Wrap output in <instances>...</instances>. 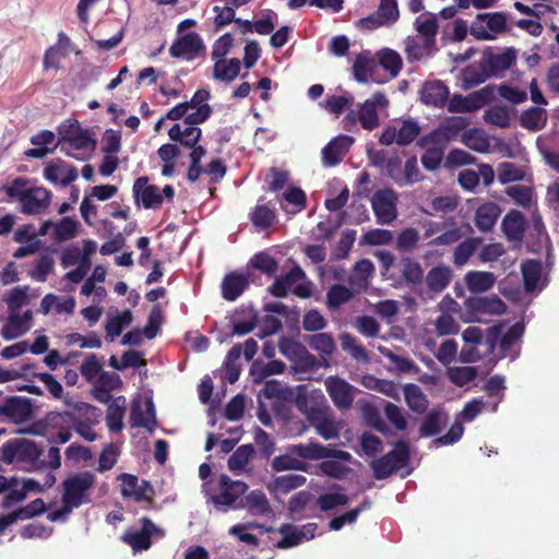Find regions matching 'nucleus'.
Returning a JSON list of instances; mask_svg holds the SVG:
<instances>
[{
    "label": "nucleus",
    "instance_id": "10",
    "mask_svg": "<svg viewBox=\"0 0 559 559\" xmlns=\"http://www.w3.org/2000/svg\"><path fill=\"white\" fill-rule=\"evenodd\" d=\"M133 193L136 202L145 209H157L164 199L173 200L175 191L168 185L160 190L157 186L150 185L146 177H140L133 185Z\"/></svg>",
    "mask_w": 559,
    "mask_h": 559
},
{
    "label": "nucleus",
    "instance_id": "34",
    "mask_svg": "<svg viewBox=\"0 0 559 559\" xmlns=\"http://www.w3.org/2000/svg\"><path fill=\"white\" fill-rule=\"evenodd\" d=\"M377 71L376 59L370 52L364 51L359 53L353 64L354 79L359 83L378 82L374 73Z\"/></svg>",
    "mask_w": 559,
    "mask_h": 559
},
{
    "label": "nucleus",
    "instance_id": "4",
    "mask_svg": "<svg viewBox=\"0 0 559 559\" xmlns=\"http://www.w3.org/2000/svg\"><path fill=\"white\" fill-rule=\"evenodd\" d=\"M40 455L41 449L27 439H11L1 447V460L25 472L36 471L40 466Z\"/></svg>",
    "mask_w": 559,
    "mask_h": 559
},
{
    "label": "nucleus",
    "instance_id": "53",
    "mask_svg": "<svg viewBox=\"0 0 559 559\" xmlns=\"http://www.w3.org/2000/svg\"><path fill=\"white\" fill-rule=\"evenodd\" d=\"M547 122V112L542 107H531L524 110L520 116V123L523 128L531 131L542 130Z\"/></svg>",
    "mask_w": 559,
    "mask_h": 559
},
{
    "label": "nucleus",
    "instance_id": "39",
    "mask_svg": "<svg viewBox=\"0 0 559 559\" xmlns=\"http://www.w3.org/2000/svg\"><path fill=\"white\" fill-rule=\"evenodd\" d=\"M453 272L450 266L440 264L433 266L425 276L426 285L430 292L439 294L450 284Z\"/></svg>",
    "mask_w": 559,
    "mask_h": 559
},
{
    "label": "nucleus",
    "instance_id": "19",
    "mask_svg": "<svg viewBox=\"0 0 559 559\" xmlns=\"http://www.w3.org/2000/svg\"><path fill=\"white\" fill-rule=\"evenodd\" d=\"M326 392L338 409H347L355 399V388L338 377H328L324 381Z\"/></svg>",
    "mask_w": 559,
    "mask_h": 559
},
{
    "label": "nucleus",
    "instance_id": "5",
    "mask_svg": "<svg viewBox=\"0 0 559 559\" xmlns=\"http://www.w3.org/2000/svg\"><path fill=\"white\" fill-rule=\"evenodd\" d=\"M248 486L240 480H231L227 475H221L218 478V491L211 492L209 484L203 485V491L209 496V500L217 510L223 512L227 509H237L241 507L242 495L247 491Z\"/></svg>",
    "mask_w": 559,
    "mask_h": 559
},
{
    "label": "nucleus",
    "instance_id": "50",
    "mask_svg": "<svg viewBox=\"0 0 559 559\" xmlns=\"http://www.w3.org/2000/svg\"><path fill=\"white\" fill-rule=\"evenodd\" d=\"M461 141L465 146L478 153H487L490 150V139L483 129L474 128L465 131Z\"/></svg>",
    "mask_w": 559,
    "mask_h": 559
},
{
    "label": "nucleus",
    "instance_id": "45",
    "mask_svg": "<svg viewBox=\"0 0 559 559\" xmlns=\"http://www.w3.org/2000/svg\"><path fill=\"white\" fill-rule=\"evenodd\" d=\"M32 144L35 145L26 152V155L35 158H43L51 153L56 146V136L52 132L44 130L32 138Z\"/></svg>",
    "mask_w": 559,
    "mask_h": 559
},
{
    "label": "nucleus",
    "instance_id": "37",
    "mask_svg": "<svg viewBox=\"0 0 559 559\" xmlns=\"http://www.w3.org/2000/svg\"><path fill=\"white\" fill-rule=\"evenodd\" d=\"M168 135L173 141H179L187 147H193L200 140L201 129L197 124H188L186 119L182 124H174L169 129Z\"/></svg>",
    "mask_w": 559,
    "mask_h": 559
},
{
    "label": "nucleus",
    "instance_id": "40",
    "mask_svg": "<svg viewBox=\"0 0 559 559\" xmlns=\"http://www.w3.org/2000/svg\"><path fill=\"white\" fill-rule=\"evenodd\" d=\"M36 296V294H32L29 286H16L5 292L3 301L7 305L8 311H21Z\"/></svg>",
    "mask_w": 559,
    "mask_h": 559
},
{
    "label": "nucleus",
    "instance_id": "47",
    "mask_svg": "<svg viewBox=\"0 0 559 559\" xmlns=\"http://www.w3.org/2000/svg\"><path fill=\"white\" fill-rule=\"evenodd\" d=\"M240 60L237 58L231 59H223L215 61L213 68V78L214 80L222 82H231L234 81L240 72Z\"/></svg>",
    "mask_w": 559,
    "mask_h": 559
},
{
    "label": "nucleus",
    "instance_id": "32",
    "mask_svg": "<svg viewBox=\"0 0 559 559\" xmlns=\"http://www.w3.org/2000/svg\"><path fill=\"white\" fill-rule=\"evenodd\" d=\"M436 44L418 37L416 35L408 36L404 40V52L409 62L421 61L432 56Z\"/></svg>",
    "mask_w": 559,
    "mask_h": 559
},
{
    "label": "nucleus",
    "instance_id": "16",
    "mask_svg": "<svg viewBox=\"0 0 559 559\" xmlns=\"http://www.w3.org/2000/svg\"><path fill=\"white\" fill-rule=\"evenodd\" d=\"M397 194L392 189H382L373 193L371 205L377 222L380 224H390L397 216L396 210Z\"/></svg>",
    "mask_w": 559,
    "mask_h": 559
},
{
    "label": "nucleus",
    "instance_id": "7",
    "mask_svg": "<svg viewBox=\"0 0 559 559\" xmlns=\"http://www.w3.org/2000/svg\"><path fill=\"white\" fill-rule=\"evenodd\" d=\"M464 307L462 320L465 322H478L484 316H498L506 311L504 302L497 296L471 297L465 300Z\"/></svg>",
    "mask_w": 559,
    "mask_h": 559
},
{
    "label": "nucleus",
    "instance_id": "3",
    "mask_svg": "<svg viewBox=\"0 0 559 559\" xmlns=\"http://www.w3.org/2000/svg\"><path fill=\"white\" fill-rule=\"evenodd\" d=\"M7 194L20 203L21 211L27 215H39L46 212L51 202V192L44 187L29 186L24 179L16 178L11 185L4 186Z\"/></svg>",
    "mask_w": 559,
    "mask_h": 559
},
{
    "label": "nucleus",
    "instance_id": "18",
    "mask_svg": "<svg viewBox=\"0 0 559 559\" xmlns=\"http://www.w3.org/2000/svg\"><path fill=\"white\" fill-rule=\"evenodd\" d=\"M33 326V311H8V317L0 330L5 341H12L25 335Z\"/></svg>",
    "mask_w": 559,
    "mask_h": 559
},
{
    "label": "nucleus",
    "instance_id": "62",
    "mask_svg": "<svg viewBox=\"0 0 559 559\" xmlns=\"http://www.w3.org/2000/svg\"><path fill=\"white\" fill-rule=\"evenodd\" d=\"M342 349L348 353L355 360L360 362H368L369 356L365 347L358 342V340L348 333H343L340 336Z\"/></svg>",
    "mask_w": 559,
    "mask_h": 559
},
{
    "label": "nucleus",
    "instance_id": "11",
    "mask_svg": "<svg viewBox=\"0 0 559 559\" xmlns=\"http://www.w3.org/2000/svg\"><path fill=\"white\" fill-rule=\"evenodd\" d=\"M419 133L420 126L416 120H395L384 129L379 141L383 145L396 143L400 146H404L412 143Z\"/></svg>",
    "mask_w": 559,
    "mask_h": 559
},
{
    "label": "nucleus",
    "instance_id": "28",
    "mask_svg": "<svg viewBox=\"0 0 559 559\" xmlns=\"http://www.w3.org/2000/svg\"><path fill=\"white\" fill-rule=\"evenodd\" d=\"M204 49L201 37L197 33H189L178 38L169 48L173 57L191 60Z\"/></svg>",
    "mask_w": 559,
    "mask_h": 559
},
{
    "label": "nucleus",
    "instance_id": "2",
    "mask_svg": "<svg viewBox=\"0 0 559 559\" xmlns=\"http://www.w3.org/2000/svg\"><path fill=\"white\" fill-rule=\"evenodd\" d=\"M96 483L92 472L83 471L69 475L62 483V507L48 513L51 522L64 521L74 510L91 502V490Z\"/></svg>",
    "mask_w": 559,
    "mask_h": 559
},
{
    "label": "nucleus",
    "instance_id": "27",
    "mask_svg": "<svg viewBox=\"0 0 559 559\" xmlns=\"http://www.w3.org/2000/svg\"><path fill=\"white\" fill-rule=\"evenodd\" d=\"M420 100L430 107L441 108L449 99V87L440 80H429L420 88Z\"/></svg>",
    "mask_w": 559,
    "mask_h": 559
},
{
    "label": "nucleus",
    "instance_id": "59",
    "mask_svg": "<svg viewBox=\"0 0 559 559\" xmlns=\"http://www.w3.org/2000/svg\"><path fill=\"white\" fill-rule=\"evenodd\" d=\"M254 453V449L250 444L239 447L228 459V467L235 474L245 472L250 459Z\"/></svg>",
    "mask_w": 559,
    "mask_h": 559
},
{
    "label": "nucleus",
    "instance_id": "51",
    "mask_svg": "<svg viewBox=\"0 0 559 559\" xmlns=\"http://www.w3.org/2000/svg\"><path fill=\"white\" fill-rule=\"evenodd\" d=\"M281 207L287 214H296L305 209L306 194L299 188H289L282 194Z\"/></svg>",
    "mask_w": 559,
    "mask_h": 559
},
{
    "label": "nucleus",
    "instance_id": "56",
    "mask_svg": "<svg viewBox=\"0 0 559 559\" xmlns=\"http://www.w3.org/2000/svg\"><path fill=\"white\" fill-rule=\"evenodd\" d=\"M380 66L395 78L403 67V60L400 53L391 48H383L377 53Z\"/></svg>",
    "mask_w": 559,
    "mask_h": 559
},
{
    "label": "nucleus",
    "instance_id": "63",
    "mask_svg": "<svg viewBox=\"0 0 559 559\" xmlns=\"http://www.w3.org/2000/svg\"><path fill=\"white\" fill-rule=\"evenodd\" d=\"M506 193L519 206L530 209L535 205L534 192L531 187L519 185L510 186L506 189Z\"/></svg>",
    "mask_w": 559,
    "mask_h": 559
},
{
    "label": "nucleus",
    "instance_id": "29",
    "mask_svg": "<svg viewBox=\"0 0 559 559\" xmlns=\"http://www.w3.org/2000/svg\"><path fill=\"white\" fill-rule=\"evenodd\" d=\"M76 177L75 168L60 159L51 160L44 169V178L53 185L68 186Z\"/></svg>",
    "mask_w": 559,
    "mask_h": 559
},
{
    "label": "nucleus",
    "instance_id": "41",
    "mask_svg": "<svg viewBox=\"0 0 559 559\" xmlns=\"http://www.w3.org/2000/svg\"><path fill=\"white\" fill-rule=\"evenodd\" d=\"M489 78L490 74L480 59L478 62L469 64L461 72V85L464 90H468L484 83Z\"/></svg>",
    "mask_w": 559,
    "mask_h": 559
},
{
    "label": "nucleus",
    "instance_id": "1",
    "mask_svg": "<svg viewBox=\"0 0 559 559\" xmlns=\"http://www.w3.org/2000/svg\"><path fill=\"white\" fill-rule=\"evenodd\" d=\"M295 404L310 421L317 433L324 440L337 439L341 431V421L332 416L326 399L320 390H308L305 385H297L292 391Z\"/></svg>",
    "mask_w": 559,
    "mask_h": 559
},
{
    "label": "nucleus",
    "instance_id": "44",
    "mask_svg": "<svg viewBox=\"0 0 559 559\" xmlns=\"http://www.w3.org/2000/svg\"><path fill=\"white\" fill-rule=\"evenodd\" d=\"M524 332L522 323L513 324L500 341V350L503 357H510L512 360L518 356L519 342Z\"/></svg>",
    "mask_w": 559,
    "mask_h": 559
},
{
    "label": "nucleus",
    "instance_id": "60",
    "mask_svg": "<svg viewBox=\"0 0 559 559\" xmlns=\"http://www.w3.org/2000/svg\"><path fill=\"white\" fill-rule=\"evenodd\" d=\"M272 467L275 471H302L309 472V465L300 460L296 454L289 450L286 454L276 456L272 462Z\"/></svg>",
    "mask_w": 559,
    "mask_h": 559
},
{
    "label": "nucleus",
    "instance_id": "13",
    "mask_svg": "<svg viewBox=\"0 0 559 559\" xmlns=\"http://www.w3.org/2000/svg\"><path fill=\"white\" fill-rule=\"evenodd\" d=\"M388 106L389 100L386 96L382 92L374 93L361 104L357 112L360 126L368 131L378 128L380 123L379 117L382 112H385Z\"/></svg>",
    "mask_w": 559,
    "mask_h": 559
},
{
    "label": "nucleus",
    "instance_id": "43",
    "mask_svg": "<svg viewBox=\"0 0 559 559\" xmlns=\"http://www.w3.org/2000/svg\"><path fill=\"white\" fill-rule=\"evenodd\" d=\"M126 414V399L122 396L114 399L106 412V425L111 432H120L123 427Z\"/></svg>",
    "mask_w": 559,
    "mask_h": 559
},
{
    "label": "nucleus",
    "instance_id": "52",
    "mask_svg": "<svg viewBox=\"0 0 559 559\" xmlns=\"http://www.w3.org/2000/svg\"><path fill=\"white\" fill-rule=\"evenodd\" d=\"M248 285V280L242 274L231 273L222 283V294L227 300H236Z\"/></svg>",
    "mask_w": 559,
    "mask_h": 559
},
{
    "label": "nucleus",
    "instance_id": "8",
    "mask_svg": "<svg viewBox=\"0 0 559 559\" xmlns=\"http://www.w3.org/2000/svg\"><path fill=\"white\" fill-rule=\"evenodd\" d=\"M485 402L483 399H474L467 402L457 415L456 421L451 426L447 435L439 437L432 441L436 447L450 445L457 442L464 432L462 421H473L485 408Z\"/></svg>",
    "mask_w": 559,
    "mask_h": 559
},
{
    "label": "nucleus",
    "instance_id": "20",
    "mask_svg": "<svg viewBox=\"0 0 559 559\" xmlns=\"http://www.w3.org/2000/svg\"><path fill=\"white\" fill-rule=\"evenodd\" d=\"M516 58L515 50L506 49H486L481 55V60L486 66L490 76H497L510 69Z\"/></svg>",
    "mask_w": 559,
    "mask_h": 559
},
{
    "label": "nucleus",
    "instance_id": "49",
    "mask_svg": "<svg viewBox=\"0 0 559 559\" xmlns=\"http://www.w3.org/2000/svg\"><path fill=\"white\" fill-rule=\"evenodd\" d=\"M133 316L130 310L109 316L105 324L106 340L114 342L121 334L122 330L131 324Z\"/></svg>",
    "mask_w": 559,
    "mask_h": 559
},
{
    "label": "nucleus",
    "instance_id": "48",
    "mask_svg": "<svg viewBox=\"0 0 559 559\" xmlns=\"http://www.w3.org/2000/svg\"><path fill=\"white\" fill-rule=\"evenodd\" d=\"M414 26L417 32L416 36L436 44L439 26L435 14L429 12L421 13L416 17Z\"/></svg>",
    "mask_w": 559,
    "mask_h": 559
},
{
    "label": "nucleus",
    "instance_id": "35",
    "mask_svg": "<svg viewBox=\"0 0 559 559\" xmlns=\"http://www.w3.org/2000/svg\"><path fill=\"white\" fill-rule=\"evenodd\" d=\"M353 138L340 135L333 139L322 151V158L326 166L337 165L353 144Z\"/></svg>",
    "mask_w": 559,
    "mask_h": 559
},
{
    "label": "nucleus",
    "instance_id": "25",
    "mask_svg": "<svg viewBox=\"0 0 559 559\" xmlns=\"http://www.w3.org/2000/svg\"><path fill=\"white\" fill-rule=\"evenodd\" d=\"M61 148L68 154L75 158H81L76 153L79 151L91 152L94 148V142L91 138L79 128L66 131L62 133Z\"/></svg>",
    "mask_w": 559,
    "mask_h": 559
},
{
    "label": "nucleus",
    "instance_id": "46",
    "mask_svg": "<svg viewBox=\"0 0 559 559\" xmlns=\"http://www.w3.org/2000/svg\"><path fill=\"white\" fill-rule=\"evenodd\" d=\"M469 292L478 294L488 292L496 282V276L490 272L469 271L464 276Z\"/></svg>",
    "mask_w": 559,
    "mask_h": 559
},
{
    "label": "nucleus",
    "instance_id": "6",
    "mask_svg": "<svg viewBox=\"0 0 559 559\" xmlns=\"http://www.w3.org/2000/svg\"><path fill=\"white\" fill-rule=\"evenodd\" d=\"M71 417L74 430L81 438L88 442L98 439L96 427L102 421V412L99 408L82 403L75 407Z\"/></svg>",
    "mask_w": 559,
    "mask_h": 559
},
{
    "label": "nucleus",
    "instance_id": "36",
    "mask_svg": "<svg viewBox=\"0 0 559 559\" xmlns=\"http://www.w3.org/2000/svg\"><path fill=\"white\" fill-rule=\"evenodd\" d=\"M500 214L501 210L497 203L485 202L480 204L475 211V226L483 233L489 231L496 225Z\"/></svg>",
    "mask_w": 559,
    "mask_h": 559
},
{
    "label": "nucleus",
    "instance_id": "38",
    "mask_svg": "<svg viewBox=\"0 0 559 559\" xmlns=\"http://www.w3.org/2000/svg\"><path fill=\"white\" fill-rule=\"evenodd\" d=\"M374 273V265L368 259L358 261L349 276V285L353 290L361 292L367 289L370 278Z\"/></svg>",
    "mask_w": 559,
    "mask_h": 559
},
{
    "label": "nucleus",
    "instance_id": "57",
    "mask_svg": "<svg viewBox=\"0 0 559 559\" xmlns=\"http://www.w3.org/2000/svg\"><path fill=\"white\" fill-rule=\"evenodd\" d=\"M378 350L384 357H386L392 364V366L390 367L391 371H396L401 373H416L418 371V368L416 367L412 359L404 356H399L389 348H385L383 346H378Z\"/></svg>",
    "mask_w": 559,
    "mask_h": 559
},
{
    "label": "nucleus",
    "instance_id": "58",
    "mask_svg": "<svg viewBox=\"0 0 559 559\" xmlns=\"http://www.w3.org/2000/svg\"><path fill=\"white\" fill-rule=\"evenodd\" d=\"M344 460L326 457L319 464L314 473L318 475L322 474L329 477L342 479L346 477L350 471L346 465H344Z\"/></svg>",
    "mask_w": 559,
    "mask_h": 559
},
{
    "label": "nucleus",
    "instance_id": "22",
    "mask_svg": "<svg viewBox=\"0 0 559 559\" xmlns=\"http://www.w3.org/2000/svg\"><path fill=\"white\" fill-rule=\"evenodd\" d=\"M142 528L140 531H129L123 535V540L129 544L133 550H145L151 546L152 537H162L163 531L146 518L142 519Z\"/></svg>",
    "mask_w": 559,
    "mask_h": 559
},
{
    "label": "nucleus",
    "instance_id": "64",
    "mask_svg": "<svg viewBox=\"0 0 559 559\" xmlns=\"http://www.w3.org/2000/svg\"><path fill=\"white\" fill-rule=\"evenodd\" d=\"M421 174L416 157L406 160L401 176H394V181L401 186H411L421 180Z\"/></svg>",
    "mask_w": 559,
    "mask_h": 559
},
{
    "label": "nucleus",
    "instance_id": "21",
    "mask_svg": "<svg viewBox=\"0 0 559 559\" xmlns=\"http://www.w3.org/2000/svg\"><path fill=\"white\" fill-rule=\"evenodd\" d=\"M79 222L71 217H63L58 222L46 221L39 227V235L50 236L56 241H66L76 236Z\"/></svg>",
    "mask_w": 559,
    "mask_h": 559
},
{
    "label": "nucleus",
    "instance_id": "30",
    "mask_svg": "<svg viewBox=\"0 0 559 559\" xmlns=\"http://www.w3.org/2000/svg\"><path fill=\"white\" fill-rule=\"evenodd\" d=\"M132 427H143L152 430L155 426V411L151 400L138 399L133 402L130 414Z\"/></svg>",
    "mask_w": 559,
    "mask_h": 559
},
{
    "label": "nucleus",
    "instance_id": "54",
    "mask_svg": "<svg viewBox=\"0 0 559 559\" xmlns=\"http://www.w3.org/2000/svg\"><path fill=\"white\" fill-rule=\"evenodd\" d=\"M502 228L509 239H520L525 229V218L519 211H510L502 221Z\"/></svg>",
    "mask_w": 559,
    "mask_h": 559
},
{
    "label": "nucleus",
    "instance_id": "17",
    "mask_svg": "<svg viewBox=\"0 0 559 559\" xmlns=\"http://www.w3.org/2000/svg\"><path fill=\"white\" fill-rule=\"evenodd\" d=\"M117 479L120 481V492L123 498L136 502L151 501L154 490L148 481L127 473L120 474Z\"/></svg>",
    "mask_w": 559,
    "mask_h": 559
},
{
    "label": "nucleus",
    "instance_id": "15",
    "mask_svg": "<svg viewBox=\"0 0 559 559\" xmlns=\"http://www.w3.org/2000/svg\"><path fill=\"white\" fill-rule=\"evenodd\" d=\"M409 450L405 442H399L395 448L383 457L372 462V468L377 478H385L394 471L406 465Z\"/></svg>",
    "mask_w": 559,
    "mask_h": 559
},
{
    "label": "nucleus",
    "instance_id": "14",
    "mask_svg": "<svg viewBox=\"0 0 559 559\" xmlns=\"http://www.w3.org/2000/svg\"><path fill=\"white\" fill-rule=\"evenodd\" d=\"M445 142V133L441 130H436L419 141V145L425 150L421 163L426 169L435 170L439 167Z\"/></svg>",
    "mask_w": 559,
    "mask_h": 559
},
{
    "label": "nucleus",
    "instance_id": "61",
    "mask_svg": "<svg viewBox=\"0 0 559 559\" xmlns=\"http://www.w3.org/2000/svg\"><path fill=\"white\" fill-rule=\"evenodd\" d=\"M405 401L411 409L423 413L428 406V400L421 389L416 384H406L404 386Z\"/></svg>",
    "mask_w": 559,
    "mask_h": 559
},
{
    "label": "nucleus",
    "instance_id": "55",
    "mask_svg": "<svg viewBox=\"0 0 559 559\" xmlns=\"http://www.w3.org/2000/svg\"><path fill=\"white\" fill-rule=\"evenodd\" d=\"M527 174V168L524 165H516L511 162L500 163L497 167V177L501 183H509L514 181L524 180Z\"/></svg>",
    "mask_w": 559,
    "mask_h": 559
},
{
    "label": "nucleus",
    "instance_id": "24",
    "mask_svg": "<svg viewBox=\"0 0 559 559\" xmlns=\"http://www.w3.org/2000/svg\"><path fill=\"white\" fill-rule=\"evenodd\" d=\"M521 270L527 293H540L546 287L548 278L539 261H525L522 263Z\"/></svg>",
    "mask_w": 559,
    "mask_h": 559
},
{
    "label": "nucleus",
    "instance_id": "42",
    "mask_svg": "<svg viewBox=\"0 0 559 559\" xmlns=\"http://www.w3.org/2000/svg\"><path fill=\"white\" fill-rule=\"evenodd\" d=\"M304 278L305 272L299 266H295L285 276L276 278L271 286V293L276 297H284Z\"/></svg>",
    "mask_w": 559,
    "mask_h": 559
},
{
    "label": "nucleus",
    "instance_id": "23",
    "mask_svg": "<svg viewBox=\"0 0 559 559\" xmlns=\"http://www.w3.org/2000/svg\"><path fill=\"white\" fill-rule=\"evenodd\" d=\"M318 525L316 523H308L302 526L284 525L280 532L283 538L277 542L280 548H290L309 540L316 536Z\"/></svg>",
    "mask_w": 559,
    "mask_h": 559
},
{
    "label": "nucleus",
    "instance_id": "12",
    "mask_svg": "<svg viewBox=\"0 0 559 559\" xmlns=\"http://www.w3.org/2000/svg\"><path fill=\"white\" fill-rule=\"evenodd\" d=\"M289 451L296 454L304 462L320 461L326 457H334L344 461H349L352 455L343 450H336L331 445H323L318 442L298 443L289 447Z\"/></svg>",
    "mask_w": 559,
    "mask_h": 559
},
{
    "label": "nucleus",
    "instance_id": "26",
    "mask_svg": "<svg viewBox=\"0 0 559 559\" xmlns=\"http://www.w3.org/2000/svg\"><path fill=\"white\" fill-rule=\"evenodd\" d=\"M399 9L396 0H381L374 15L362 19L361 24L370 29L384 25H391L399 19Z\"/></svg>",
    "mask_w": 559,
    "mask_h": 559
},
{
    "label": "nucleus",
    "instance_id": "9",
    "mask_svg": "<svg viewBox=\"0 0 559 559\" xmlns=\"http://www.w3.org/2000/svg\"><path fill=\"white\" fill-rule=\"evenodd\" d=\"M507 29V17L503 13L478 14L472 22L469 33L478 40H492Z\"/></svg>",
    "mask_w": 559,
    "mask_h": 559
},
{
    "label": "nucleus",
    "instance_id": "31",
    "mask_svg": "<svg viewBox=\"0 0 559 559\" xmlns=\"http://www.w3.org/2000/svg\"><path fill=\"white\" fill-rule=\"evenodd\" d=\"M210 91L199 90L188 103L190 114L187 115L188 124H199L204 122L211 115V107L207 104L210 99Z\"/></svg>",
    "mask_w": 559,
    "mask_h": 559
},
{
    "label": "nucleus",
    "instance_id": "33",
    "mask_svg": "<svg viewBox=\"0 0 559 559\" xmlns=\"http://www.w3.org/2000/svg\"><path fill=\"white\" fill-rule=\"evenodd\" d=\"M1 414L12 421L20 424L27 420L32 414L29 400L22 396L10 397L1 408Z\"/></svg>",
    "mask_w": 559,
    "mask_h": 559
}]
</instances>
